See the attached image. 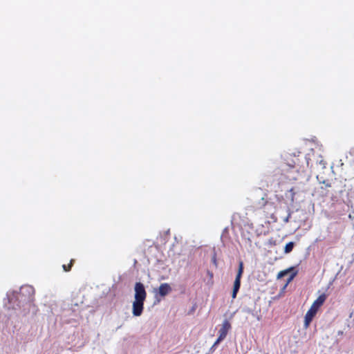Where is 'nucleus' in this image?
Listing matches in <instances>:
<instances>
[{"instance_id":"423d86ee","label":"nucleus","mask_w":354,"mask_h":354,"mask_svg":"<svg viewBox=\"0 0 354 354\" xmlns=\"http://www.w3.org/2000/svg\"><path fill=\"white\" fill-rule=\"evenodd\" d=\"M144 309V301L134 300L133 302L132 313L134 316H140Z\"/></svg>"},{"instance_id":"2eb2a0df","label":"nucleus","mask_w":354,"mask_h":354,"mask_svg":"<svg viewBox=\"0 0 354 354\" xmlns=\"http://www.w3.org/2000/svg\"><path fill=\"white\" fill-rule=\"evenodd\" d=\"M196 308V304H194V305L192 306V308L190 309V310L189 311L188 314H189V315L192 314V313L195 311Z\"/></svg>"},{"instance_id":"7ed1b4c3","label":"nucleus","mask_w":354,"mask_h":354,"mask_svg":"<svg viewBox=\"0 0 354 354\" xmlns=\"http://www.w3.org/2000/svg\"><path fill=\"white\" fill-rule=\"evenodd\" d=\"M243 272V263L242 261H240L239 262V270L238 272L236 274L234 282V287L232 293V297L233 299H235L237 295V292L239 290L240 286H241V278Z\"/></svg>"},{"instance_id":"20e7f679","label":"nucleus","mask_w":354,"mask_h":354,"mask_svg":"<svg viewBox=\"0 0 354 354\" xmlns=\"http://www.w3.org/2000/svg\"><path fill=\"white\" fill-rule=\"evenodd\" d=\"M136 300L145 301L147 297V292L145 286L141 282H136L134 286Z\"/></svg>"},{"instance_id":"9d476101","label":"nucleus","mask_w":354,"mask_h":354,"mask_svg":"<svg viewBox=\"0 0 354 354\" xmlns=\"http://www.w3.org/2000/svg\"><path fill=\"white\" fill-rule=\"evenodd\" d=\"M289 271H290V270H286L279 272L277 275V278L279 279V278L283 277V276L286 275L289 272Z\"/></svg>"},{"instance_id":"f3484780","label":"nucleus","mask_w":354,"mask_h":354,"mask_svg":"<svg viewBox=\"0 0 354 354\" xmlns=\"http://www.w3.org/2000/svg\"><path fill=\"white\" fill-rule=\"evenodd\" d=\"M353 216H352L351 214H349V215H348V218H349L350 219H351V220H354Z\"/></svg>"},{"instance_id":"f257e3e1","label":"nucleus","mask_w":354,"mask_h":354,"mask_svg":"<svg viewBox=\"0 0 354 354\" xmlns=\"http://www.w3.org/2000/svg\"><path fill=\"white\" fill-rule=\"evenodd\" d=\"M35 290L31 286L26 285L20 288L19 291H13L7 294L9 303L12 308L24 307L30 305L34 300Z\"/></svg>"},{"instance_id":"1a4fd4ad","label":"nucleus","mask_w":354,"mask_h":354,"mask_svg":"<svg viewBox=\"0 0 354 354\" xmlns=\"http://www.w3.org/2000/svg\"><path fill=\"white\" fill-rule=\"evenodd\" d=\"M221 341H218V338L216 340V342L214 343V344L212 346V347L209 349L210 353H213L215 351V348L216 346L221 342Z\"/></svg>"},{"instance_id":"ddd939ff","label":"nucleus","mask_w":354,"mask_h":354,"mask_svg":"<svg viewBox=\"0 0 354 354\" xmlns=\"http://www.w3.org/2000/svg\"><path fill=\"white\" fill-rule=\"evenodd\" d=\"M243 311H244L245 313H249V314H252V315H253V314H254V313H253V310H252V309L249 308H244V309H243Z\"/></svg>"},{"instance_id":"0eeeda50","label":"nucleus","mask_w":354,"mask_h":354,"mask_svg":"<svg viewBox=\"0 0 354 354\" xmlns=\"http://www.w3.org/2000/svg\"><path fill=\"white\" fill-rule=\"evenodd\" d=\"M172 289L170 285L167 283H161L159 286L158 294L164 297L171 292Z\"/></svg>"},{"instance_id":"6e6552de","label":"nucleus","mask_w":354,"mask_h":354,"mask_svg":"<svg viewBox=\"0 0 354 354\" xmlns=\"http://www.w3.org/2000/svg\"><path fill=\"white\" fill-rule=\"evenodd\" d=\"M294 246H295L294 242L291 241V242L288 243L285 246L284 252L286 254L290 253L292 250Z\"/></svg>"},{"instance_id":"9b49d317","label":"nucleus","mask_w":354,"mask_h":354,"mask_svg":"<svg viewBox=\"0 0 354 354\" xmlns=\"http://www.w3.org/2000/svg\"><path fill=\"white\" fill-rule=\"evenodd\" d=\"M73 260L72 259L71 261V263L69 266H66V265H63L62 267H63V269L65 270V271H69L71 270V265H72V263H73Z\"/></svg>"},{"instance_id":"dca6fc26","label":"nucleus","mask_w":354,"mask_h":354,"mask_svg":"<svg viewBox=\"0 0 354 354\" xmlns=\"http://www.w3.org/2000/svg\"><path fill=\"white\" fill-rule=\"evenodd\" d=\"M289 192L291 193V196H292V201H293L294 200V196L295 195V192H294V189L293 188H291Z\"/></svg>"},{"instance_id":"f8f14e48","label":"nucleus","mask_w":354,"mask_h":354,"mask_svg":"<svg viewBox=\"0 0 354 354\" xmlns=\"http://www.w3.org/2000/svg\"><path fill=\"white\" fill-rule=\"evenodd\" d=\"M296 274H297V272L292 273L288 279V283L291 281L293 279V278L296 276Z\"/></svg>"},{"instance_id":"4468645a","label":"nucleus","mask_w":354,"mask_h":354,"mask_svg":"<svg viewBox=\"0 0 354 354\" xmlns=\"http://www.w3.org/2000/svg\"><path fill=\"white\" fill-rule=\"evenodd\" d=\"M290 216H291V213L289 212L288 216L286 218H283V221L285 223H288L289 221V219H290Z\"/></svg>"},{"instance_id":"39448f33","label":"nucleus","mask_w":354,"mask_h":354,"mask_svg":"<svg viewBox=\"0 0 354 354\" xmlns=\"http://www.w3.org/2000/svg\"><path fill=\"white\" fill-rule=\"evenodd\" d=\"M231 324L227 319H225L223 322V324L221 325V328L218 330V341H223L227 336L228 332L231 329Z\"/></svg>"},{"instance_id":"f03ea898","label":"nucleus","mask_w":354,"mask_h":354,"mask_svg":"<svg viewBox=\"0 0 354 354\" xmlns=\"http://www.w3.org/2000/svg\"><path fill=\"white\" fill-rule=\"evenodd\" d=\"M326 299V295L323 293L319 295L317 299L313 303L312 306L307 311L304 317V327L306 328L309 326L313 317L317 314L319 308L323 305Z\"/></svg>"}]
</instances>
